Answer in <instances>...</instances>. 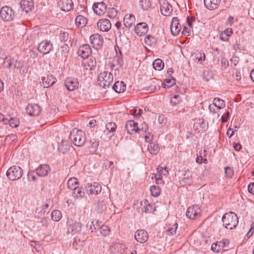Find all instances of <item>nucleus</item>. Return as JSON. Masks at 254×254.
Wrapping results in <instances>:
<instances>
[{
  "label": "nucleus",
  "instance_id": "obj_35",
  "mask_svg": "<svg viewBox=\"0 0 254 254\" xmlns=\"http://www.w3.org/2000/svg\"><path fill=\"white\" fill-rule=\"evenodd\" d=\"M68 188L71 190H73L78 187V182L76 178H70L67 181Z\"/></svg>",
  "mask_w": 254,
  "mask_h": 254
},
{
  "label": "nucleus",
  "instance_id": "obj_56",
  "mask_svg": "<svg viewBox=\"0 0 254 254\" xmlns=\"http://www.w3.org/2000/svg\"><path fill=\"white\" fill-rule=\"evenodd\" d=\"M153 135L152 134H151L150 132H148L146 133V134L144 136L145 140L146 142L149 143H151V141L153 140Z\"/></svg>",
  "mask_w": 254,
  "mask_h": 254
},
{
  "label": "nucleus",
  "instance_id": "obj_38",
  "mask_svg": "<svg viewBox=\"0 0 254 254\" xmlns=\"http://www.w3.org/2000/svg\"><path fill=\"white\" fill-rule=\"evenodd\" d=\"M74 197L76 198H82L85 196V193L82 190V188L78 187L73 190Z\"/></svg>",
  "mask_w": 254,
  "mask_h": 254
},
{
  "label": "nucleus",
  "instance_id": "obj_62",
  "mask_svg": "<svg viewBox=\"0 0 254 254\" xmlns=\"http://www.w3.org/2000/svg\"><path fill=\"white\" fill-rule=\"evenodd\" d=\"M248 189L250 193L254 194V183H250L248 186Z\"/></svg>",
  "mask_w": 254,
  "mask_h": 254
},
{
  "label": "nucleus",
  "instance_id": "obj_13",
  "mask_svg": "<svg viewBox=\"0 0 254 254\" xmlns=\"http://www.w3.org/2000/svg\"><path fill=\"white\" fill-rule=\"evenodd\" d=\"M52 46L53 45L50 41H44L39 44L38 50L40 53L46 55L51 51Z\"/></svg>",
  "mask_w": 254,
  "mask_h": 254
},
{
  "label": "nucleus",
  "instance_id": "obj_24",
  "mask_svg": "<svg viewBox=\"0 0 254 254\" xmlns=\"http://www.w3.org/2000/svg\"><path fill=\"white\" fill-rule=\"evenodd\" d=\"M61 10L69 11L73 7V3L71 0H62L59 4Z\"/></svg>",
  "mask_w": 254,
  "mask_h": 254
},
{
  "label": "nucleus",
  "instance_id": "obj_54",
  "mask_svg": "<svg viewBox=\"0 0 254 254\" xmlns=\"http://www.w3.org/2000/svg\"><path fill=\"white\" fill-rule=\"evenodd\" d=\"M13 59L11 60L6 58L3 64L7 68L9 69L11 67H13Z\"/></svg>",
  "mask_w": 254,
  "mask_h": 254
},
{
  "label": "nucleus",
  "instance_id": "obj_18",
  "mask_svg": "<svg viewBox=\"0 0 254 254\" xmlns=\"http://www.w3.org/2000/svg\"><path fill=\"white\" fill-rule=\"evenodd\" d=\"M91 53V49L88 44H85L80 46L77 51L78 56L83 59L88 58Z\"/></svg>",
  "mask_w": 254,
  "mask_h": 254
},
{
  "label": "nucleus",
  "instance_id": "obj_45",
  "mask_svg": "<svg viewBox=\"0 0 254 254\" xmlns=\"http://www.w3.org/2000/svg\"><path fill=\"white\" fill-rule=\"evenodd\" d=\"M110 231V229L109 226L105 225H103L100 228V232L101 234L104 236H106L109 235Z\"/></svg>",
  "mask_w": 254,
  "mask_h": 254
},
{
  "label": "nucleus",
  "instance_id": "obj_39",
  "mask_svg": "<svg viewBox=\"0 0 254 254\" xmlns=\"http://www.w3.org/2000/svg\"><path fill=\"white\" fill-rule=\"evenodd\" d=\"M139 5L143 10H147L151 6V3L149 0H140Z\"/></svg>",
  "mask_w": 254,
  "mask_h": 254
},
{
  "label": "nucleus",
  "instance_id": "obj_23",
  "mask_svg": "<svg viewBox=\"0 0 254 254\" xmlns=\"http://www.w3.org/2000/svg\"><path fill=\"white\" fill-rule=\"evenodd\" d=\"M135 21V18L133 14H126L124 18V24L126 28L129 29L134 25Z\"/></svg>",
  "mask_w": 254,
  "mask_h": 254
},
{
  "label": "nucleus",
  "instance_id": "obj_14",
  "mask_svg": "<svg viewBox=\"0 0 254 254\" xmlns=\"http://www.w3.org/2000/svg\"><path fill=\"white\" fill-rule=\"evenodd\" d=\"M26 113L31 116H37L39 115L41 111L40 107L38 104H28L26 108Z\"/></svg>",
  "mask_w": 254,
  "mask_h": 254
},
{
  "label": "nucleus",
  "instance_id": "obj_28",
  "mask_svg": "<svg viewBox=\"0 0 254 254\" xmlns=\"http://www.w3.org/2000/svg\"><path fill=\"white\" fill-rule=\"evenodd\" d=\"M96 65V61L94 57H91L89 59H87L84 63V66L86 69L93 70Z\"/></svg>",
  "mask_w": 254,
  "mask_h": 254
},
{
  "label": "nucleus",
  "instance_id": "obj_49",
  "mask_svg": "<svg viewBox=\"0 0 254 254\" xmlns=\"http://www.w3.org/2000/svg\"><path fill=\"white\" fill-rule=\"evenodd\" d=\"M178 228V224H174L172 227H169L167 230V234L168 235H174L176 233L177 229Z\"/></svg>",
  "mask_w": 254,
  "mask_h": 254
},
{
  "label": "nucleus",
  "instance_id": "obj_7",
  "mask_svg": "<svg viewBox=\"0 0 254 254\" xmlns=\"http://www.w3.org/2000/svg\"><path fill=\"white\" fill-rule=\"evenodd\" d=\"M0 15L2 20L5 21H9L14 17V12L9 6H3L0 11Z\"/></svg>",
  "mask_w": 254,
  "mask_h": 254
},
{
  "label": "nucleus",
  "instance_id": "obj_59",
  "mask_svg": "<svg viewBox=\"0 0 254 254\" xmlns=\"http://www.w3.org/2000/svg\"><path fill=\"white\" fill-rule=\"evenodd\" d=\"M254 230V221H252V223L251 224V228H250L249 231H248V232L247 234V236L248 237H250L252 235Z\"/></svg>",
  "mask_w": 254,
  "mask_h": 254
},
{
  "label": "nucleus",
  "instance_id": "obj_44",
  "mask_svg": "<svg viewBox=\"0 0 254 254\" xmlns=\"http://www.w3.org/2000/svg\"><path fill=\"white\" fill-rule=\"evenodd\" d=\"M159 81L157 79H153L152 80V84L149 86V89H147L150 92H153L157 89V87H159V85L158 82Z\"/></svg>",
  "mask_w": 254,
  "mask_h": 254
},
{
  "label": "nucleus",
  "instance_id": "obj_26",
  "mask_svg": "<svg viewBox=\"0 0 254 254\" xmlns=\"http://www.w3.org/2000/svg\"><path fill=\"white\" fill-rule=\"evenodd\" d=\"M220 0H204V5L209 10L216 9L220 3Z\"/></svg>",
  "mask_w": 254,
  "mask_h": 254
},
{
  "label": "nucleus",
  "instance_id": "obj_42",
  "mask_svg": "<svg viewBox=\"0 0 254 254\" xmlns=\"http://www.w3.org/2000/svg\"><path fill=\"white\" fill-rule=\"evenodd\" d=\"M62 216L61 212L58 210H54L51 213L52 219L55 221H59L61 219Z\"/></svg>",
  "mask_w": 254,
  "mask_h": 254
},
{
  "label": "nucleus",
  "instance_id": "obj_4",
  "mask_svg": "<svg viewBox=\"0 0 254 254\" xmlns=\"http://www.w3.org/2000/svg\"><path fill=\"white\" fill-rule=\"evenodd\" d=\"M23 175V170L18 166L14 165L10 167L6 172L7 178L11 181H15L21 178Z\"/></svg>",
  "mask_w": 254,
  "mask_h": 254
},
{
  "label": "nucleus",
  "instance_id": "obj_15",
  "mask_svg": "<svg viewBox=\"0 0 254 254\" xmlns=\"http://www.w3.org/2000/svg\"><path fill=\"white\" fill-rule=\"evenodd\" d=\"M135 240L140 243H145L148 239V233L144 230H138L134 234Z\"/></svg>",
  "mask_w": 254,
  "mask_h": 254
},
{
  "label": "nucleus",
  "instance_id": "obj_37",
  "mask_svg": "<svg viewBox=\"0 0 254 254\" xmlns=\"http://www.w3.org/2000/svg\"><path fill=\"white\" fill-rule=\"evenodd\" d=\"M156 42V39L150 35H147L144 39L145 43L150 47L154 46Z\"/></svg>",
  "mask_w": 254,
  "mask_h": 254
},
{
  "label": "nucleus",
  "instance_id": "obj_52",
  "mask_svg": "<svg viewBox=\"0 0 254 254\" xmlns=\"http://www.w3.org/2000/svg\"><path fill=\"white\" fill-rule=\"evenodd\" d=\"M117 13L118 12L116 8L114 7L110 8L108 12V17L111 18H114L117 16Z\"/></svg>",
  "mask_w": 254,
  "mask_h": 254
},
{
  "label": "nucleus",
  "instance_id": "obj_17",
  "mask_svg": "<svg viewBox=\"0 0 254 254\" xmlns=\"http://www.w3.org/2000/svg\"><path fill=\"white\" fill-rule=\"evenodd\" d=\"M134 30L136 35L142 36L147 33L148 27L146 23H139L135 26Z\"/></svg>",
  "mask_w": 254,
  "mask_h": 254
},
{
  "label": "nucleus",
  "instance_id": "obj_57",
  "mask_svg": "<svg viewBox=\"0 0 254 254\" xmlns=\"http://www.w3.org/2000/svg\"><path fill=\"white\" fill-rule=\"evenodd\" d=\"M211 250L216 253H219L220 251V249L218 247V242L212 244Z\"/></svg>",
  "mask_w": 254,
  "mask_h": 254
},
{
  "label": "nucleus",
  "instance_id": "obj_25",
  "mask_svg": "<svg viewBox=\"0 0 254 254\" xmlns=\"http://www.w3.org/2000/svg\"><path fill=\"white\" fill-rule=\"evenodd\" d=\"M21 7L26 12H28L31 10L34 6L33 0H21Z\"/></svg>",
  "mask_w": 254,
  "mask_h": 254
},
{
  "label": "nucleus",
  "instance_id": "obj_20",
  "mask_svg": "<svg viewBox=\"0 0 254 254\" xmlns=\"http://www.w3.org/2000/svg\"><path fill=\"white\" fill-rule=\"evenodd\" d=\"M50 171L51 169L50 166L47 164L40 165L36 169V172L37 175L38 176L41 177L47 176Z\"/></svg>",
  "mask_w": 254,
  "mask_h": 254
},
{
  "label": "nucleus",
  "instance_id": "obj_61",
  "mask_svg": "<svg viewBox=\"0 0 254 254\" xmlns=\"http://www.w3.org/2000/svg\"><path fill=\"white\" fill-rule=\"evenodd\" d=\"M191 183V180L189 178H185L181 181V184L183 185H190Z\"/></svg>",
  "mask_w": 254,
  "mask_h": 254
},
{
  "label": "nucleus",
  "instance_id": "obj_63",
  "mask_svg": "<svg viewBox=\"0 0 254 254\" xmlns=\"http://www.w3.org/2000/svg\"><path fill=\"white\" fill-rule=\"evenodd\" d=\"M219 38L221 41H227L228 40L229 37L227 35L222 32L219 35Z\"/></svg>",
  "mask_w": 254,
  "mask_h": 254
},
{
  "label": "nucleus",
  "instance_id": "obj_1",
  "mask_svg": "<svg viewBox=\"0 0 254 254\" xmlns=\"http://www.w3.org/2000/svg\"><path fill=\"white\" fill-rule=\"evenodd\" d=\"M222 221L223 226L230 230L236 228L239 222L237 214L233 212L226 213L222 217Z\"/></svg>",
  "mask_w": 254,
  "mask_h": 254
},
{
  "label": "nucleus",
  "instance_id": "obj_16",
  "mask_svg": "<svg viewBox=\"0 0 254 254\" xmlns=\"http://www.w3.org/2000/svg\"><path fill=\"white\" fill-rule=\"evenodd\" d=\"M94 12L98 15H103L107 10V6L104 2L94 3L93 5Z\"/></svg>",
  "mask_w": 254,
  "mask_h": 254
},
{
  "label": "nucleus",
  "instance_id": "obj_22",
  "mask_svg": "<svg viewBox=\"0 0 254 254\" xmlns=\"http://www.w3.org/2000/svg\"><path fill=\"white\" fill-rule=\"evenodd\" d=\"M82 225L78 222H73L72 223L68 221L67 232L77 233L81 230Z\"/></svg>",
  "mask_w": 254,
  "mask_h": 254
},
{
  "label": "nucleus",
  "instance_id": "obj_64",
  "mask_svg": "<svg viewBox=\"0 0 254 254\" xmlns=\"http://www.w3.org/2000/svg\"><path fill=\"white\" fill-rule=\"evenodd\" d=\"M142 110L141 109L136 110L134 109L133 110V114L136 117H139L142 114Z\"/></svg>",
  "mask_w": 254,
  "mask_h": 254
},
{
  "label": "nucleus",
  "instance_id": "obj_41",
  "mask_svg": "<svg viewBox=\"0 0 254 254\" xmlns=\"http://www.w3.org/2000/svg\"><path fill=\"white\" fill-rule=\"evenodd\" d=\"M150 190L152 196L157 197L159 196L161 192V189L158 186H152L150 187Z\"/></svg>",
  "mask_w": 254,
  "mask_h": 254
},
{
  "label": "nucleus",
  "instance_id": "obj_33",
  "mask_svg": "<svg viewBox=\"0 0 254 254\" xmlns=\"http://www.w3.org/2000/svg\"><path fill=\"white\" fill-rule=\"evenodd\" d=\"M4 122H5L4 125L9 124L12 127H16L19 124V121L16 118H11L10 119L6 118Z\"/></svg>",
  "mask_w": 254,
  "mask_h": 254
},
{
  "label": "nucleus",
  "instance_id": "obj_60",
  "mask_svg": "<svg viewBox=\"0 0 254 254\" xmlns=\"http://www.w3.org/2000/svg\"><path fill=\"white\" fill-rule=\"evenodd\" d=\"M158 121L160 124L163 125L166 123V119L163 115L159 116L158 119Z\"/></svg>",
  "mask_w": 254,
  "mask_h": 254
},
{
  "label": "nucleus",
  "instance_id": "obj_6",
  "mask_svg": "<svg viewBox=\"0 0 254 254\" xmlns=\"http://www.w3.org/2000/svg\"><path fill=\"white\" fill-rule=\"evenodd\" d=\"M98 80L100 81V86L106 88L107 87H109L113 82V75L111 72L104 71L101 72L99 75Z\"/></svg>",
  "mask_w": 254,
  "mask_h": 254
},
{
  "label": "nucleus",
  "instance_id": "obj_5",
  "mask_svg": "<svg viewBox=\"0 0 254 254\" xmlns=\"http://www.w3.org/2000/svg\"><path fill=\"white\" fill-rule=\"evenodd\" d=\"M117 126L115 123L110 122L106 125L105 129L103 130L101 137L104 140H109L115 134Z\"/></svg>",
  "mask_w": 254,
  "mask_h": 254
},
{
  "label": "nucleus",
  "instance_id": "obj_53",
  "mask_svg": "<svg viewBox=\"0 0 254 254\" xmlns=\"http://www.w3.org/2000/svg\"><path fill=\"white\" fill-rule=\"evenodd\" d=\"M229 244V241L228 240H223L218 242V247L220 248V251L224 248L227 247Z\"/></svg>",
  "mask_w": 254,
  "mask_h": 254
},
{
  "label": "nucleus",
  "instance_id": "obj_47",
  "mask_svg": "<svg viewBox=\"0 0 254 254\" xmlns=\"http://www.w3.org/2000/svg\"><path fill=\"white\" fill-rule=\"evenodd\" d=\"M91 145L90 146V152H95L97 149V148L99 146V141H96V140L93 139L91 140Z\"/></svg>",
  "mask_w": 254,
  "mask_h": 254
},
{
  "label": "nucleus",
  "instance_id": "obj_10",
  "mask_svg": "<svg viewBox=\"0 0 254 254\" xmlns=\"http://www.w3.org/2000/svg\"><path fill=\"white\" fill-rule=\"evenodd\" d=\"M90 43L95 49H100L103 44V37L98 34H93L90 37Z\"/></svg>",
  "mask_w": 254,
  "mask_h": 254
},
{
  "label": "nucleus",
  "instance_id": "obj_27",
  "mask_svg": "<svg viewBox=\"0 0 254 254\" xmlns=\"http://www.w3.org/2000/svg\"><path fill=\"white\" fill-rule=\"evenodd\" d=\"M112 88L117 93H122L126 89V85L123 81H117L112 86Z\"/></svg>",
  "mask_w": 254,
  "mask_h": 254
},
{
  "label": "nucleus",
  "instance_id": "obj_43",
  "mask_svg": "<svg viewBox=\"0 0 254 254\" xmlns=\"http://www.w3.org/2000/svg\"><path fill=\"white\" fill-rule=\"evenodd\" d=\"M193 57L194 59L197 60V62L199 63H201L202 62L204 61L205 59V54L200 52L195 53Z\"/></svg>",
  "mask_w": 254,
  "mask_h": 254
},
{
  "label": "nucleus",
  "instance_id": "obj_3",
  "mask_svg": "<svg viewBox=\"0 0 254 254\" xmlns=\"http://www.w3.org/2000/svg\"><path fill=\"white\" fill-rule=\"evenodd\" d=\"M126 129L128 134H134L136 132L140 133L141 131L146 132L148 129L147 125L144 123L142 124L140 127H138L137 123L132 120L128 121L126 124Z\"/></svg>",
  "mask_w": 254,
  "mask_h": 254
},
{
  "label": "nucleus",
  "instance_id": "obj_11",
  "mask_svg": "<svg viewBox=\"0 0 254 254\" xmlns=\"http://www.w3.org/2000/svg\"><path fill=\"white\" fill-rule=\"evenodd\" d=\"M84 190L87 192H89L92 194H97L101 191L102 188L98 183L94 182L93 184L88 183L85 187Z\"/></svg>",
  "mask_w": 254,
  "mask_h": 254
},
{
  "label": "nucleus",
  "instance_id": "obj_31",
  "mask_svg": "<svg viewBox=\"0 0 254 254\" xmlns=\"http://www.w3.org/2000/svg\"><path fill=\"white\" fill-rule=\"evenodd\" d=\"M147 149L151 154L156 155L159 152L160 148L158 144L151 142L148 144Z\"/></svg>",
  "mask_w": 254,
  "mask_h": 254
},
{
  "label": "nucleus",
  "instance_id": "obj_46",
  "mask_svg": "<svg viewBox=\"0 0 254 254\" xmlns=\"http://www.w3.org/2000/svg\"><path fill=\"white\" fill-rule=\"evenodd\" d=\"M181 101V98L179 95H175L170 100V104L172 106H176Z\"/></svg>",
  "mask_w": 254,
  "mask_h": 254
},
{
  "label": "nucleus",
  "instance_id": "obj_19",
  "mask_svg": "<svg viewBox=\"0 0 254 254\" xmlns=\"http://www.w3.org/2000/svg\"><path fill=\"white\" fill-rule=\"evenodd\" d=\"M97 25L98 28L103 32L108 31L111 28V23L107 19L99 20Z\"/></svg>",
  "mask_w": 254,
  "mask_h": 254
},
{
  "label": "nucleus",
  "instance_id": "obj_34",
  "mask_svg": "<svg viewBox=\"0 0 254 254\" xmlns=\"http://www.w3.org/2000/svg\"><path fill=\"white\" fill-rule=\"evenodd\" d=\"M213 105L217 108V110L223 109L225 107V102L224 100L215 98L213 101Z\"/></svg>",
  "mask_w": 254,
  "mask_h": 254
},
{
  "label": "nucleus",
  "instance_id": "obj_40",
  "mask_svg": "<svg viewBox=\"0 0 254 254\" xmlns=\"http://www.w3.org/2000/svg\"><path fill=\"white\" fill-rule=\"evenodd\" d=\"M175 81L176 79L173 77L171 79H166L165 82L162 84V86L164 88H169L175 84Z\"/></svg>",
  "mask_w": 254,
  "mask_h": 254
},
{
  "label": "nucleus",
  "instance_id": "obj_32",
  "mask_svg": "<svg viewBox=\"0 0 254 254\" xmlns=\"http://www.w3.org/2000/svg\"><path fill=\"white\" fill-rule=\"evenodd\" d=\"M141 205H144V211L146 213H151L155 210V207L154 205L149 204L147 200L142 202Z\"/></svg>",
  "mask_w": 254,
  "mask_h": 254
},
{
  "label": "nucleus",
  "instance_id": "obj_30",
  "mask_svg": "<svg viewBox=\"0 0 254 254\" xmlns=\"http://www.w3.org/2000/svg\"><path fill=\"white\" fill-rule=\"evenodd\" d=\"M75 23L77 26L83 27L87 24V20L85 17L79 15L76 17Z\"/></svg>",
  "mask_w": 254,
  "mask_h": 254
},
{
  "label": "nucleus",
  "instance_id": "obj_21",
  "mask_svg": "<svg viewBox=\"0 0 254 254\" xmlns=\"http://www.w3.org/2000/svg\"><path fill=\"white\" fill-rule=\"evenodd\" d=\"M42 80L44 88H48L53 85L57 81L56 78L50 74L42 77Z\"/></svg>",
  "mask_w": 254,
  "mask_h": 254
},
{
  "label": "nucleus",
  "instance_id": "obj_29",
  "mask_svg": "<svg viewBox=\"0 0 254 254\" xmlns=\"http://www.w3.org/2000/svg\"><path fill=\"white\" fill-rule=\"evenodd\" d=\"M69 149V145L66 140H63L58 145L59 151L63 154L66 152Z\"/></svg>",
  "mask_w": 254,
  "mask_h": 254
},
{
  "label": "nucleus",
  "instance_id": "obj_9",
  "mask_svg": "<svg viewBox=\"0 0 254 254\" xmlns=\"http://www.w3.org/2000/svg\"><path fill=\"white\" fill-rule=\"evenodd\" d=\"M201 209L197 205H194L189 207L186 212V216L188 218L194 219L200 215Z\"/></svg>",
  "mask_w": 254,
  "mask_h": 254
},
{
  "label": "nucleus",
  "instance_id": "obj_36",
  "mask_svg": "<svg viewBox=\"0 0 254 254\" xmlns=\"http://www.w3.org/2000/svg\"><path fill=\"white\" fill-rule=\"evenodd\" d=\"M154 68L156 70H161L164 66L163 61L160 59H156L153 63Z\"/></svg>",
  "mask_w": 254,
  "mask_h": 254
},
{
  "label": "nucleus",
  "instance_id": "obj_2",
  "mask_svg": "<svg viewBox=\"0 0 254 254\" xmlns=\"http://www.w3.org/2000/svg\"><path fill=\"white\" fill-rule=\"evenodd\" d=\"M70 138L73 143L77 146L83 145L86 140L84 132L75 128H73L71 131Z\"/></svg>",
  "mask_w": 254,
  "mask_h": 254
},
{
  "label": "nucleus",
  "instance_id": "obj_58",
  "mask_svg": "<svg viewBox=\"0 0 254 254\" xmlns=\"http://www.w3.org/2000/svg\"><path fill=\"white\" fill-rule=\"evenodd\" d=\"M87 228H89L91 233L93 232V230L96 229L95 224L94 221H92L91 223L88 222L86 225Z\"/></svg>",
  "mask_w": 254,
  "mask_h": 254
},
{
  "label": "nucleus",
  "instance_id": "obj_48",
  "mask_svg": "<svg viewBox=\"0 0 254 254\" xmlns=\"http://www.w3.org/2000/svg\"><path fill=\"white\" fill-rule=\"evenodd\" d=\"M60 39L62 41L66 42L69 39L68 33L67 32L61 31L60 34Z\"/></svg>",
  "mask_w": 254,
  "mask_h": 254
},
{
  "label": "nucleus",
  "instance_id": "obj_8",
  "mask_svg": "<svg viewBox=\"0 0 254 254\" xmlns=\"http://www.w3.org/2000/svg\"><path fill=\"white\" fill-rule=\"evenodd\" d=\"M66 89L72 91L77 89L79 86V82L77 78L73 77H68L65 78L64 82Z\"/></svg>",
  "mask_w": 254,
  "mask_h": 254
},
{
  "label": "nucleus",
  "instance_id": "obj_50",
  "mask_svg": "<svg viewBox=\"0 0 254 254\" xmlns=\"http://www.w3.org/2000/svg\"><path fill=\"white\" fill-rule=\"evenodd\" d=\"M49 207L48 204H45L42 206V208H39L40 211L38 212L39 215V217H42L46 213H48V209Z\"/></svg>",
  "mask_w": 254,
  "mask_h": 254
},
{
  "label": "nucleus",
  "instance_id": "obj_55",
  "mask_svg": "<svg viewBox=\"0 0 254 254\" xmlns=\"http://www.w3.org/2000/svg\"><path fill=\"white\" fill-rule=\"evenodd\" d=\"M23 66V63L20 61H13V67L14 68H21Z\"/></svg>",
  "mask_w": 254,
  "mask_h": 254
},
{
  "label": "nucleus",
  "instance_id": "obj_51",
  "mask_svg": "<svg viewBox=\"0 0 254 254\" xmlns=\"http://www.w3.org/2000/svg\"><path fill=\"white\" fill-rule=\"evenodd\" d=\"M225 174L227 177L231 178L234 174V170L232 168L230 167H226L224 168Z\"/></svg>",
  "mask_w": 254,
  "mask_h": 254
},
{
  "label": "nucleus",
  "instance_id": "obj_12",
  "mask_svg": "<svg viewBox=\"0 0 254 254\" xmlns=\"http://www.w3.org/2000/svg\"><path fill=\"white\" fill-rule=\"evenodd\" d=\"M170 29L171 33L174 36H177L180 33L182 26L177 17H174L172 18Z\"/></svg>",
  "mask_w": 254,
  "mask_h": 254
}]
</instances>
